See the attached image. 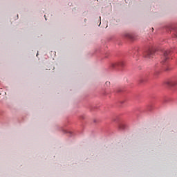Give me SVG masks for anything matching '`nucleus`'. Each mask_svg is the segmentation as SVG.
<instances>
[{
    "label": "nucleus",
    "mask_w": 177,
    "mask_h": 177,
    "mask_svg": "<svg viewBox=\"0 0 177 177\" xmlns=\"http://www.w3.org/2000/svg\"><path fill=\"white\" fill-rule=\"evenodd\" d=\"M156 53V49L153 47L149 48L148 50H147L144 53V57L147 59H152L154 57V54Z\"/></svg>",
    "instance_id": "f257e3e1"
},
{
    "label": "nucleus",
    "mask_w": 177,
    "mask_h": 177,
    "mask_svg": "<svg viewBox=\"0 0 177 177\" xmlns=\"http://www.w3.org/2000/svg\"><path fill=\"white\" fill-rule=\"evenodd\" d=\"M125 63L124 61H120L118 62H115L111 64V66L113 69H115L117 67H123Z\"/></svg>",
    "instance_id": "f03ea898"
},
{
    "label": "nucleus",
    "mask_w": 177,
    "mask_h": 177,
    "mask_svg": "<svg viewBox=\"0 0 177 177\" xmlns=\"http://www.w3.org/2000/svg\"><path fill=\"white\" fill-rule=\"evenodd\" d=\"M165 84L168 86H175L177 85V79L166 81Z\"/></svg>",
    "instance_id": "7ed1b4c3"
},
{
    "label": "nucleus",
    "mask_w": 177,
    "mask_h": 177,
    "mask_svg": "<svg viewBox=\"0 0 177 177\" xmlns=\"http://www.w3.org/2000/svg\"><path fill=\"white\" fill-rule=\"evenodd\" d=\"M124 37H126V38H129V39H131V41H133L135 36H133V35H132V33H126L124 35Z\"/></svg>",
    "instance_id": "20e7f679"
},
{
    "label": "nucleus",
    "mask_w": 177,
    "mask_h": 177,
    "mask_svg": "<svg viewBox=\"0 0 177 177\" xmlns=\"http://www.w3.org/2000/svg\"><path fill=\"white\" fill-rule=\"evenodd\" d=\"M169 53H170V51H163L165 61H166L168 59V55Z\"/></svg>",
    "instance_id": "39448f33"
},
{
    "label": "nucleus",
    "mask_w": 177,
    "mask_h": 177,
    "mask_svg": "<svg viewBox=\"0 0 177 177\" xmlns=\"http://www.w3.org/2000/svg\"><path fill=\"white\" fill-rule=\"evenodd\" d=\"M106 84H109V82H106Z\"/></svg>",
    "instance_id": "423d86ee"
}]
</instances>
